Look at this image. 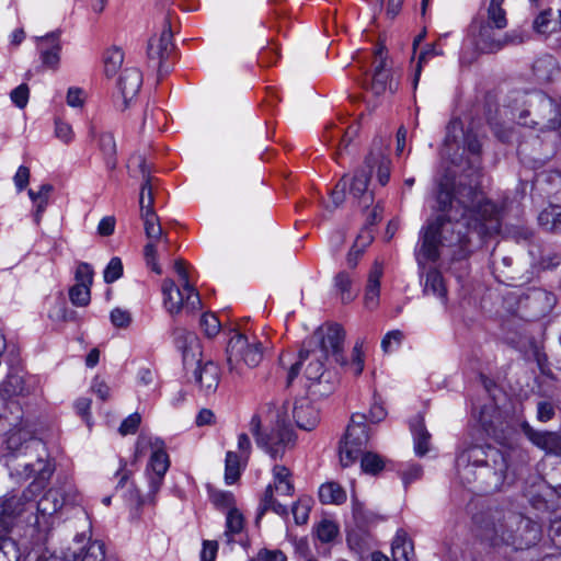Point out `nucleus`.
<instances>
[{"instance_id": "nucleus-1", "label": "nucleus", "mask_w": 561, "mask_h": 561, "mask_svg": "<svg viewBox=\"0 0 561 561\" xmlns=\"http://www.w3.org/2000/svg\"><path fill=\"white\" fill-rule=\"evenodd\" d=\"M438 210L421 231V244L415 256L419 265L435 262L439 248H455L451 255L462 260L471 252V234L482 240L500 231V214L496 205L485 199L476 186L459 183L449 188L440 183L437 193Z\"/></svg>"}, {"instance_id": "nucleus-2", "label": "nucleus", "mask_w": 561, "mask_h": 561, "mask_svg": "<svg viewBox=\"0 0 561 561\" xmlns=\"http://www.w3.org/2000/svg\"><path fill=\"white\" fill-rule=\"evenodd\" d=\"M456 470L463 485H473L481 493L500 490L508 479L506 455L489 444L463 443L456 458Z\"/></svg>"}, {"instance_id": "nucleus-3", "label": "nucleus", "mask_w": 561, "mask_h": 561, "mask_svg": "<svg viewBox=\"0 0 561 561\" xmlns=\"http://www.w3.org/2000/svg\"><path fill=\"white\" fill-rule=\"evenodd\" d=\"M479 536L492 547L514 550L535 546L541 538V527L523 514L503 508H489L473 516Z\"/></svg>"}, {"instance_id": "nucleus-4", "label": "nucleus", "mask_w": 561, "mask_h": 561, "mask_svg": "<svg viewBox=\"0 0 561 561\" xmlns=\"http://www.w3.org/2000/svg\"><path fill=\"white\" fill-rule=\"evenodd\" d=\"M291 420L297 427L312 431L320 421L318 409L307 398L295 401L293 407L284 404L277 414L276 423L271 433L261 432V419L254 414L250 421V432L255 437L259 447L263 448L273 459L280 458L285 449L293 446L296 440Z\"/></svg>"}, {"instance_id": "nucleus-5", "label": "nucleus", "mask_w": 561, "mask_h": 561, "mask_svg": "<svg viewBox=\"0 0 561 561\" xmlns=\"http://www.w3.org/2000/svg\"><path fill=\"white\" fill-rule=\"evenodd\" d=\"M390 159L381 151H371L366 157L364 165L352 178H347L348 192L354 198L358 199L360 206L367 208L374 202L373 193L367 190L374 169H377L378 182L386 185L390 179Z\"/></svg>"}, {"instance_id": "nucleus-6", "label": "nucleus", "mask_w": 561, "mask_h": 561, "mask_svg": "<svg viewBox=\"0 0 561 561\" xmlns=\"http://www.w3.org/2000/svg\"><path fill=\"white\" fill-rule=\"evenodd\" d=\"M265 346L256 336L236 331L227 345V364L230 373L243 375L242 365L254 368L263 359Z\"/></svg>"}, {"instance_id": "nucleus-7", "label": "nucleus", "mask_w": 561, "mask_h": 561, "mask_svg": "<svg viewBox=\"0 0 561 561\" xmlns=\"http://www.w3.org/2000/svg\"><path fill=\"white\" fill-rule=\"evenodd\" d=\"M366 421L365 414L354 413L352 415L340 444V461L343 467L352 466L363 454L369 439Z\"/></svg>"}, {"instance_id": "nucleus-8", "label": "nucleus", "mask_w": 561, "mask_h": 561, "mask_svg": "<svg viewBox=\"0 0 561 561\" xmlns=\"http://www.w3.org/2000/svg\"><path fill=\"white\" fill-rule=\"evenodd\" d=\"M301 360L309 359L305 369V376L308 383V389L311 394L317 397L329 396L334 390L333 374L324 369L323 358L316 350L304 348L299 352Z\"/></svg>"}, {"instance_id": "nucleus-9", "label": "nucleus", "mask_w": 561, "mask_h": 561, "mask_svg": "<svg viewBox=\"0 0 561 561\" xmlns=\"http://www.w3.org/2000/svg\"><path fill=\"white\" fill-rule=\"evenodd\" d=\"M43 489L41 481L32 482L21 495L5 496L0 502V531L9 533L16 518L26 512L33 499Z\"/></svg>"}, {"instance_id": "nucleus-10", "label": "nucleus", "mask_w": 561, "mask_h": 561, "mask_svg": "<svg viewBox=\"0 0 561 561\" xmlns=\"http://www.w3.org/2000/svg\"><path fill=\"white\" fill-rule=\"evenodd\" d=\"M345 339L344 329L337 324L332 323L327 328H319L309 340L308 344H317L319 347L316 350L321 356H333L335 362L345 365L346 360L343 355V344Z\"/></svg>"}, {"instance_id": "nucleus-11", "label": "nucleus", "mask_w": 561, "mask_h": 561, "mask_svg": "<svg viewBox=\"0 0 561 561\" xmlns=\"http://www.w3.org/2000/svg\"><path fill=\"white\" fill-rule=\"evenodd\" d=\"M151 446L153 450L146 468V476L149 483L147 501L154 503V496L160 491L164 476L169 470L170 458L160 439H156L154 443H151Z\"/></svg>"}, {"instance_id": "nucleus-12", "label": "nucleus", "mask_w": 561, "mask_h": 561, "mask_svg": "<svg viewBox=\"0 0 561 561\" xmlns=\"http://www.w3.org/2000/svg\"><path fill=\"white\" fill-rule=\"evenodd\" d=\"M528 114L535 116L531 121L534 125H538L549 129L561 127V115L554 100L542 92L534 93L529 100Z\"/></svg>"}, {"instance_id": "nucleus-13", "label": "nucleus", "mask_w": 561, "mask_h": 561, "mask_svg": "<svg viewBox=\"0 0 561 561\" xmlns=\"http://www.w3.org/2000/svg\"><path fill=\"white\" fill-rule=\"evenodd\" d=\"M173 50L171 24L165 20L160 36H152L148 42L147 48L148 58L151 62H154L159 78L169 72L170 67L167 60Z\"/></svg>"}, {"instance_id": "nucleus-14", "label": "nucleus", "mask_w": 561, "mask_h": 561, "mask_svg": "<svg viewBox=\"0 0 561 561\" xmlns=\"http://www.w3.org/2000/svg\"><path fill=\"white\" fill-rule=\"evenodd\" d=\"M502 30H497L490 23L474 21L471 25V32L474 37V46L481 53H496L508 43H513V36L502 34Z\"/></svg>"}, {"instance_id": "nucleus-15", "label": "nucleus", "mask_w": 561, "mask_h": 561, "mask_svg": "<svg viewBox=\"0 0 561 561\" xmlns=\"http://www.w3.org/2000/svg\"><path fill=\"white\" fill-rule=\"evenodd\" d=\"M479 422L488 436L501 445H507L512 428L501 419L494 407L484 405L480 411Z\"/></svg>"}, {"instance_id": "nucleus-16", "label": "nucleus", "mask_w": 561, "mask_h": 561, "mask_svg": "<svg viewBox=\"0 0 561 561\" xmlns=\"http://www.w3.org/2000/svg\"><path fill=\"white\" fill-rule=\"evenodd\" d=\"M75 502V494L70 488L60 486L49 489L37 502L36 524H39V517H50L62 508L64 505Z\"/></svg>"}, {"instance_id": "nucleus-17", "label": "nucleus", "mask_w": 561, "mask_h": 561, "mask_svg": "<svg viewBox=\"0 0 561 561\" xmlns=\"http://www.w3.org/2000/svg\"><path fill=\"white\" fill-rule=\"evenodd\" d=\"M385 47L379 46L374 50V72L370 81V91L375 95L383 94L388 89L394 93L398 84L390 80V72L386 69Z\"/></svg>"}, {"instance_id": "nucleus-18", "label": "nucleus", "mask_w": 561, "mask_h": 561, "mask_svg": "<svg viewBox=\"0 0 561 561\" xmlns=\"http://www.w3.org/2000/svg\"><path fill=\"white\" fill-rule=\"evenodd\" d=\"M181 288L176 286L172 279H164L162 283L163 306L172 317L179 314L182 310L188 313L198 310L188 308L187 290L184 289V284H181Z\"/></svg>"}, {"instance_id": "nucleus-19", "label": "nucleus", "mask_w": 561, "mask_h": 561, "mask_svg": "<svg viewBox=\"0 0 561 561\" xmlns=\"http://www.w3.org/2000/svg\"><path fill=\"white\" fill-rule=\"evenodd\" d=\"M194 378L201 390L204 391L205 394H210L214 393L218 388L220 380V369L211 360H208L204 364L198 360L197 367L194 370Z\"/></svg>"}, {"instance_id": "nucleus-20", "label": "nucleus", "mask_w": 561, "mask_h": 561, "mask_svg": "<svg viewBox=\"0 0 561 561\" xmlns=\"http://www.w3.org/2000/svg\"><path fill=\"white\" fill-rule=\"evenodd\" d=\"M7 448L21 455H27L28 453L44 450V443L34 436H28L24 431L12 432L7 438Z\"/></svg>"}, {"instance_id": "nucleus-21", "label": "nucleus", "mask_w": 561, "mask_h": 561, "mask_svg": "<svg viewBox=\"0 0 561 561\" xmlns=\"http://www.w3.org/2000/svg\"><path fill=\"white\" fill-rule=\"evenodd\" d=\"M522 428L526 437L539 448L554 454L561 451V437L557 433L535 431L528 423H523Z\"/></svg>"}, {"instance_id": "nucleus-22", "label": "nucleus", "mask_w": 561, "mask_h": 561, "mask_svg": "<svg viewBox=\"0 0 561 561\" xmlns=\"http://www.w3.org/2000/svg\"><path fill=\"white\" fill-rule=\"evenodd\" d=\"M142 84V73L137 68L125 69L118 79V88L122 92L125 106L139 92Z\"/></svg>"}, {"instance_id": "nucleus-23", "label": "nucleus", "mask_w": 561, "mask_h": 561, "mask_svg": "<svg viewBox=\"0 0 561 561\" xmlns=\"http://www.w3.org/2000/svg\"><path fill=\"white\" fill-rule=\"evenodd\" d=\"M174 346L182 353L184 365L187 364L190 353L194 357L195 348H198L197 336L185 328L173 327L171 332Z\"/></svg>"}, {"instance_id": "nucleus-24", "label": "nucleus", "mask_w": 561, "mask_h": 561, "mask_svg": "<svg viewBox=\"0 0 561 561\" xmlns=\"http://www.w3.org/2000/svg\"><path fill=\"white\" fill-rule=\"evenodd\" d=\"M273 473V494L278 496H291L295 491L290 470L282 465H275L272 469Z\"/></svg>"}, {"instance_id": "nucleus-25", "label": "nucleus", "mask_w": 561, "mask_h": 561, "mask_svg": "<svg viewBox=\"0 0 561 561\" xmlns=\"http://www.w3.org/2000/svg\"><path fill=\"white\" fill-rule=\"evenodd\" d=\"M272 511L273 513L282 516H288V508L286 505L279 503L275 495L273 494V485H267L265 491L261 497L260 505L257 507V513L255 517L256 524L261 520V518L265 515L266 512Z\"/></svg>"}, {"instance_id": "nucleus-26", "label": "nucleus", "mask_w": 561, "mask_h": 561, "mask_svg": "<svg viewBox=\"0 0 561 561\" xmlns=\"http://www.w3.org/2000/svg\"><path fill=\"white\" fill-rule=\"evenodd\" d=\"M533 71L539 82L547 83L558 76L559 65L553 56L545 55L534 62Z\"/></svg>"}, {"instance_id": "nucleus-27", "label": "nucleus", "mask_w": 561, "mask_h": 561, "mask_svg": "<svg viewBox=\"0 0 561 561\" xmlns=\"http://www.w3.org/2000/svg\"><path fill=\"white\" fill-rule=\"evenodd\" d=\"M391 556L392 561H413V546L403 529H399L392 540Z\"/></svg>"}, {"instance_id": "nucleus-28", "label": "nucleus", "mask_w": 561, "mask_h": 561, "mask_svg": "<svg viewBox=\"0 0 561 561\" xmlns=\"http://www.w3.org/2000/svg\"><path fill=\"white\" fill-rule=\"evenodd\" d=\"M174 270L178 273L181 284H184V289L187 290V306L191 309H199L202 306L199 294L190 282V275L185 267L183 260H178L174 263Z\"/></svg>"}, {"instance_id": "nucleus-29", "label": "nucleus", "mask_w": 561, "mask_h": 561, "mask_svg": "<svg viewBox=\"0 0 561 561\" xmlns=\"http://www.w3.org/2000/svg\"><path fill=\"white\" fill-rule=\"evenodd\" d=\"M411 431L413 434L414 451L416 456H425L430 450L431 434L426 430L423 419H417L412 423Z\"/></svg>"}, {"instance_id": "nucleus-30", "label": "nucleus", "mask_w": 561, "mask_h": 561, "mask_svg": "<svg viewBox=\"0 0 561 561\" xmlns=\"http://www.w3.org/2000/svg\"><path fill=\"white\" fill-rule=\"evenodd\" d=\"M244 527V518L237 508H230L226 516V530L222 535V540L227 545L236 542L234 536L239 535Z\"/></svg>"}, {"instance_id": "nucleus-31", "label": "nucleus", "mask_w": 561, "mask_h": 561, "mask_svg": "<svg viewBox=\"0 0 561 561\" xmlns=\"http://www.w3.org/2000/svg\"><path fill=\"white\" fill-rule=\"evenodd\" d=\"M538 224L546 231L561 233V207L549 206L541 210L538 216Z\"/></svg>"}, {"instance_id": "nucleus-32", "label": "nucleus", "mask_w": 561, "mask_h": 561, "mask_svg": "<svg viewBox=\"0 0 561 561\" xmlns=\"http://www.w3.org/2000/svg\"><path fill=\"white\" fill-rule=\"evenodd\" d=\"M128 169H129L130 173L136 172V171H138L140 173V175L142 178V184H141L140 191L145 186H148V188H146V192H148V193L150 192L151 194H153L152 181L154 179L150 175V168L147 164L145 157L139 153L131 156L128 160Z\"/></svg>"}, {"instance_id": "nucleus-33", "label": "nucleus", "mask_w": 561, "mask_h": 561, "mask_svg": "<svg viewBox=\"0 0 561 561\" xmlns=\"http://www.w3.org/2000/svg\"><path fill=\"white\" fill-rule=\"evenodd\" d=\"M319 500L322 504L340 505L346 501V492L339 483L327 482L319 489Z\"/></svg>"}, {"instance_id": "nucleus-34", "label": "nucleus", "mask_w": 561, "mask_h": 561, "mask_svg": "<svg viewBox=\"0 0 561 561\" xmlns=\"http://www.w3.org/2000/svg\"><path fill=\"white\" fill-rule=\"evenodd\" d=\"M99 147L104 156L105 165L108 170H114L117 165L116 142L111 133L104 131L99 135Z\"/></svg>"}, {"instance_id": "nucleus-35", "label": "nucleus", "mask_w": 561, "mask_h": 561, "mask_svg": "<svg viewBox=\"0 0 561 561\" xmlns=\"http://www.w3.org/2000/svg\"><path fill=\"white\" fill-rule=\"evenodd\" d=\"M423 291L426 295L437 296L443 301L446 300V288L443 276L437 270L431 268L427 271Z\"/></svg>"}, {"instance_id": "nucleus-36", "label": "nucleus", "mask_w": 561, "mask_h": 561, "mask_svg": "<svg viewBox=\"0 0 561 561\" xmlns=\"http://www.w3.org/2000/svg\"><path fill=\"white\" fill-rule=\"evenodd\" d=\"M504 0H490L488 10H486V20H481L480 22L490 23V25H494L497 30H503L507 26L506 12L503 9Z\"/></svg>"}, {"instance_id": "nucleus-37", "label": "nucleus", "mask_w": 561, "mask_h": 561, "mask_svg": "<svg viewBox=\"0 0 561 561\" xmlns=\"http://www.w3.org/2000/svg\"><path fill=\"white\" fill-rule=\"evenodd\" d=\"M146 188L148 186H145L139 195L140 217L144 220L145 231L159 222V218L153 210V194L150 192L148 193V204H145Z\"/></svg>"}, {"instance_id": "nucleus-38", "label": "nucleus", "mask_w": 561, "mask_h": 561, "mask_svg": "<svg viewBox=\"0 0 561 561\" xmlns=\"http://www.w3.org/2000/svg\"><path fill=\"white\" fill-rule=\"evenodd\" d=\"M353 279L346 272H340L334 277V286L341 295L343 304H348L356 297L357 293L352 289Z\"/></svg>"}, {"instance_id": "nucleus-39", "label": "nucleus", "mask_w": 561, "mask_h": 561, "mask_svg": "<svg viewBox=\"0 0 561 561\" xmlns=\"http://www.w3.org/2000/svg\"><path fill=\"white\" fill-rule=\"evenodd\" d=\"M481 148L482 144L479 136L472 130H467L463 135V149L472 157L470 161L472 168H479Z\"/></svg>"}, {"instance_id": "nucleus-40", "label": "nucleus", "mask_w": 561, "mask_h": 561, "mask_svg": "<svg viewBox=\"0 0 561 561\" xmlns=\"http://www.w3.org/2000/svg\"><path fill=\"white\" fill-rule=\"evenodd\" d=\"M73 561H104V545L101 541H91L80 553H72Z\"/></svg>"}, {"instance_id": "nucleus-41", "label": "nucleus", "mask_w": 561, "mask_h": 561, "mask_svg": "<svg viewBox=\"0 0 561 561\" xmlns=\"http://www.w3.org/2000/svg\"><path fill=\"white\" fill-rule=\"evenodd\" d=\"M558 13L560 18L559 22L551 19V10L541 12L534 21L535 31L540 34H550L558 31V25H560L561 28V11Z\"/></svg>"}, {"instance_id": "nucleus-42", "label": "nucleus", "mask_w": 561, "mask_h": 561, "mask_svg": "<svg viewBox=\"0 0 561 561\" xmlns=\"http://www.w3.org/2000/svg\"><path fill=\"white\" fill-rule=\"evenodd\" d=\"M124 61V53L118 47L106 50L104 57V71L107 77L114 76Z\"/></svg>"}, {"instance_id": "nucleus-43", "label": "nucleus", "mask_w": 561, "mask_h": 561, "mask_svg": "<svg viewBox=\"0 0 561 561\" xmlns=\"http://www.w3.org/2000/svg\"><path fill=\"white\" fill-rule=\"evenodd\" d=\"M225 462V481L233 484L240 477V457L234 451H228Z\"/></svg>"}, {"instance_id": "nucleus-44", "label": "nucleus", "mask_w": 561, "mask_h": 561, "mask_svg": "<svg viewBox=\"0 0 561 561\" xmlns=\"http://www.w3.org/2000/svg\"><path fill=\"white\" fill-rule=\"evenodd\" d=\"M20 550L16 542L8 537L0 536V561H19Z\"/></svg>"}, {"instance_id": "nucleus-45", "label": "nucleus", "mask_w": 561, "mask_h": 561, "mask_svg": "<svg viewBox=\"0 0 561 561\" xmlns=\"http://www.w3.org/2000/svg\"><path fill=\"white\" fill-rule=\"evenodd\" d=\"M442 54H443V51L440 49H437L434 44L427 45L421 51V54L419 56V60H417L416 66H415L414 76H413V80H412V85H413L414 90L417 88V84H419V81H420V77H421V72H422V68H423V64H425L428 58H431L433 56H438V55H442Z\"/></svg>"}, {"instance_id": "nucleus-46", "label": "nucleus", "mask_w": 561, "mask_h": 561, "mask_svg": "<svg viewBox=\"0 0 561 561\" xmlns=\"http://www.w3.org/2000/svg\"><path fill=\"white\" fill-rule=\"evenodd\" d=\"M69 299L72 305L78 307H85L90 304L91 291L90 287L83 284H76L69 289Z\"/></svg>"}, {"instance_id": "nucleus-47", "label": "nucleus", "mask_w": 561, "mask_h": 561, "mask_svg": "<svg viewBox=\"0 0 561 561\" xmlns=\"http://www.w3.org/2000/svg\"><path fill=\"white\" fill-rule=\"evenodd\" d=\"M385 462L381 457L374 453H363L360 467L364 472L376 474L383 469Z\"/></svg>"}, {"instance_id": "nucleus-48", "label": "nucleus", "mask_w": 561, "mask_h": 561, "mask_svg": "<svg viewBox=\"0 0 561 561\" xmlns=\"http://www.w3.org/2000/svg\"><path fill=\"white\" fill-rule=\"evenodd\" d=\"M337 533V525L328 519L321 520L316 529L318 539L323 543L331 542L336 537Z\"/></svg>"}, {"instance_id": "nucleus-49", "label": "nucleus", "mask_w": 561, "mask_h": 561, "mask_svg": "<svg viewBox=\"0 0 561 561\" xmlns=\"http://www.w3.org/2000/svg\"><path fill=\"white\" fill-rule=\"evenodd\" d=\"M373 237L367 233L366 237L359 236L356 243L352 247L347 254V265L354 268L357 265L358 259L364 252V248L371 241Z\"/></svg>"}, {"instance_id": "nucleus-50", "label": "nucleus", "mask_w": 561, "mask_h": 561, "mask_svg": "<svg viewBox=\"0 0 561 561\" xmlns=\"http://www.w3.org/2000/svg\"><path fill=\"white\" fill-rule=\"evenodd\" d=\"M353 517L360 530L369 527L376 520V516L371 512L364 510L359 503L353 504Z\"/></svg>"}, {"instance_id": "nucleus-51", "label": "nucleus", "mask_w": 561, "mask_h": 561, "mask_svg": "<svg viewBox=\"0 0 561 561\" xmlns=\"http://www.w3.org/2000/svg\"><path fill=\"white\" fill-rule=\"evenodd\" d=\"M123 275V263L117 256L110 260L107 266L103 272V278L106 284H112L121 278Z\"/></svg>"}, {"instance_id": "nucleus-52", "label": "nucleus", "mask_w": 561, "mask_h": 561, "mask_svg": "<svg viewBox=\"0 0 561 561\" xmlns=\"http://www.w3.org/2000/svg\"><path fill=\"white\" fill-rule=\"evenodd\" d=\"M210 501L217 508H230L234 507V496L229 491H214L210 493Z\"/></svg>"}, {"instance_id": "nucleus-53", "label": "nucleus", "mask_w": 561, "mask_h": 561, "mask_svg": "<svg viewBox=\"0 0 561 561\" xmlns=\"http://www.w3.org/2000/svg\"><path fill=\"white\" fill-rule=\"evenodd\" d=\"M157 242L158 241L149 240L145 245L144 255L146 263L151 268V271L156 274H161L162 270L157 261Z\"/></svg>"}, {"instance_id": "nucleus-54", "label": "nucleus", "mask_w": 561, "mask_h": 561, "mask_svg": "<svg viewBox=\"0 0 561 561\" xmlns=\"http://www.w3.org/2000/svg\"><path fill=\"white\" fill-rule=\"evenodd\" d=\"M291 512L295 523L297 525H304L309 518L310 505L308 501L298 500L293 504Z\"/></svg>"}, {"instance_id": "nucleus-55", "label": "nucleus", "mask_w": 561, "mask_h": 561, "mask_svg": "<svg viewBox=\"0 0 561 561\" xmlns=\"http://www.w3.org/2000/svg\"><path fill=\"white\" fill-rule=\"evenodd\" d=\"M201 327L208 337L215 336L220 330V321L214 313H205L201 318Z\"/></svg>"}, {"instance_id": "nucleus-56", "label": "nucleus", "mask_w": 561, "mask_h": 561, "mask_svg": "<svg viewBox=\"0 0 561 561\" xmlns=\"http://www.w3.org/2000/svg\"><path fill=\"white\" fill-rule=\"evenodd\" d=\"M402 340L403 333L400 330L390 331L383 336L381 341V348L385 353H390L400 346Z\"/></svg>"}, {"instance_id": "nucleus-57", "label": "nucleus", "mask_w": 561, "mask_h": 561, "mask_svg": "<svg viewBox=\"0 0 561 561\" xmlns=\"http://www.w3.org/2000/svg\"><path fill=\"white\" fill-rule=\"evenodd\" d=\"M56 46H61L60 44V32H51L49 34H46L45 36H42L38 38V50L41 53V56L44 54V50H55Z\"/></svg>"}, {"instance_id": "nucleus-58", "label": "nucleus", "mask_w": 561, "mask_h": 561, "mask_svg": "<svg viewBox=\"0 0 561 561\" xmlns=\"http://www.w3.org/2000/svg\"><path fill=\"white\" fill-rule=\"evenodd\" d=\"M401 479L407 488L412 482L419 480L423 474V469L419 463L408 465L407 468L401 469Z\"/></svg>"}, {"instance_id": "nucleus-59", "label": "nucleus", "mask_w": 561, "mask_h": 561, "mask_svg": "<svg viewBox=\"0 0 561 561\" xmlns=\"http://www.w3.org/2000/svg\"><path fill=\"white\" fill-rule=\"evenodd\" d=\"M76 284H83L91 287L93 283V270L88 263H80L76 270Z\"/></svg>"}, {"instance_id": "nucleus-60", "label": "nucleus", "mask_w": 561, "mask_h": 561, "mask_svg": "<svg viewBox=\"0 0 561 561\" xmlns=\"http://www.w3.org/2000/svg\"><path fill=\"white\" fill-rule=\"evenodd\" d=\"M30 90L27 84L22 83L10 93L12 102L19 107L24 108L28 102Z\"/></svg>"}, {"instance_id": "nucleus-61", "label": "nucleus", "mask_w": 561, "mask_h": 561, "mask_svg": "<svg viewBox=\"0 0 561 561\" xmlns=\"http://www.w3.org/2000/svg\"><path fill=\"white\" fill-rule=\"evenodd\" d=\"M111 322L116 328H127L131 322V316L127 310L115 308L111 311Z\"/></svg>"}, {"instance_id": "nucleus-62", "label": "nucleus", "mask_w": 561, "mask_h": 561, "mask_svg": "<svg viewBox=\"0 0 561 561\" xmlns=\"http://www.w3.org/2000/svg\"><path fill=\"white\" fill-rule=\"evenodd\" d=\"M363 343L357 341L353 347L352 352V363L351 368L354 373V375L358 376L362 374L364 369V358H363V351H362Z\"/></svg>"}, {"instance_id": "nucleus-63", "label": "nucleus", "mask_w": 561, "mask_h": 561, "mask_svg": "<svg viewBox=\"0 0 561 561\" xmlns=\"http://www.w3.org/2000/svg\"><path fill=\"white\" fill-rule=\"evenodd\" d=\"M347 185V176H343L331 192L330 198L334 207H339L344 202Z\"/></svg>"}, {"instance_id": "nucleus-64", "label": "nucleus", "mask_w": 561, "mask_h": 561, "mask_svg": "<svg viewBox=\"0 0 561 561\" xmlns=\"http://www.w3.org/2000/svg\"><path fill=\"white\" fill-rule=\"evenodd\" d=\"M85 93L81 88L70 87L67 91L66 101L71 107H81L84 104Z\"/></svg>"}]
</instances>
